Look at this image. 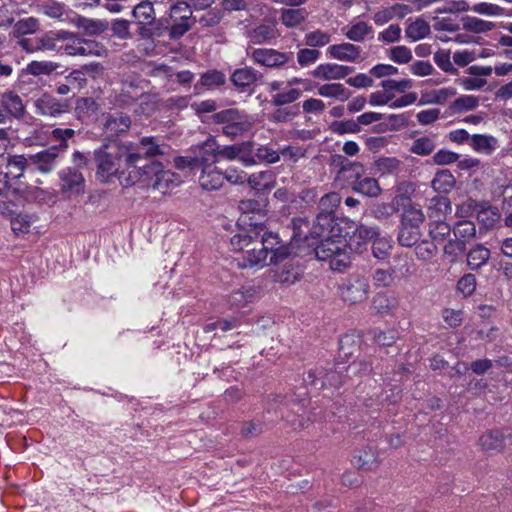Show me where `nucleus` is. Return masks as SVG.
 Masks as SVG:
<instances>
[{"instance_id": "nucleus-15", "label": "nucleus", "mask_w": 512, "mask_h": 512, "mask_svg": "<svg viewBox=\"0 0 512 512\" xmlns=\"http://www.w3.org/2000/svg\"><path fill=\"white\" fill-rule=\"evenodd\" d=\"M362 48L350 42H342L330 45L326 54L330 59L341 62L358 63L363 60L361 57Z\"/></svg>"}, {"instance_id": "nucleus-42", "label": "nucleus", "mask_w": 512, "mask_h": 512, "mask_svg": "<svg viewBox=\"0 0 512 512\" xmlns=\"http://www.w3.org/2000/svg\"><path fill=\"white\" fill-rule=\"evenodd\" d=\"M380 464L377 451L373 447H366L358 455L354 456V465L358 468L373 470Z\"/></svg>"}, {"instance_id": "nucleus-11", "label": "nucleus", "mask_w": 512, "mask_h": 512, "mask_svg": "<svg viewBox=\"0 0 512 512\" xmlns=\"http://www.w3.org/2000/svg\"><path fill=\"white\" fill-rule=\"evenodd\" d=\"M239 209L242 212L240 221L253 227L254 229L263 230V221L265 220L266 213L264 204L255 199L242 200L239 203Z\"/></svg>"}, {"instance_id": "nucleus-17", "label": "nucleus", "mask_w": 512, "mask_h": 512, "mask_svg": "<svg viewBox=\"0 0 512 512\" xmlns=\"http://www.w3.org/2000/svg\"><path fill=\"white\" fill-rule=\"evenodd\" d=\"M60 155L58 147H49L35 154L29 155L30 165L42 173L48 174L52 172L58 165Z\"/></svg>"}, {"instance_id": "nucleus-3", "label": "nucleus", "mask_w": 512, "mask_h": 512, "mask_svg": "<svg viewBox=\"0 0 512 512\" xmlns=\"http://www.w3.org/2000/svg\"><path fill=\"white\" fill-rule=\"evenodd\" d=\"M255 230V244L259 245V248L263 250L264 255L269 257V264H278L285 260L289 254V248L283 244L278 235L272 232L265 231L262 235L260 229Z\"/></svg>"}, {"instance_id": "nucleus-34", "label": "nucleus", "mask_w": 512, "mask_h": 512, "mask_svg": "<svg viewBox=\"0 0 512 512\" xmlns=\"http://www.w3.org/2000/svg\"><path fill=\"white\" fill-rule=\"evenodd\" d=\"M376 173L380 176L397 175L403 169V163L396 157H380L374 162Z\"/></svg>"}, {"instance_id": "nucleus-23", "label": "nucleus", "mask_w": 512, "mask_h": 512, "mask_svg": "<svg viewBox=\"0 0 512 512\" xmlns=\"http://www.w3.org/2000/svg\"><path fill=\"white\" fill-rule=\"evenodd\" d=\"M198 182L203 190L217 191L224 185L225 176L216 164H214L200 170Z\"/></svg>"}, {"instance_id": "nucleus-24", "label": "nucleus", "mask_w": 512, "mask_h": 512, "mask_svg": "<svg viewBox=\"0 0 512 512\" xmlns=\"http://www.w3.org/2000/svg\"><path fill=\"white\" fill-rule=\"evenodd\" d=\"M103 126L108 137H116L128 131L131 126V119L122 112L108 114Z\"/></svg>"}, {"instance_id": "nucleus-45", "label": "nucleus", "mask_w": 512, "mask_h": 512, "mask_svg": "<svg viewBox=\"0 0 512 512\" xmlns=\"http://www.w3.org/2000/svg\"><path fill=\"white\" fill-rule=\"evenodd\" d=\"M248 184L257 191L270 190L274 187V174L272 171H261L247 175Z\"/></svg>"}, {"instance_id": "nucleus-20", "label": "nucleus", "mask_w": 512, "mask_h": 512, "mask_svg": "<svg viewBox=\"0 0 512 512\" xmlns=\"http://www.w3.org/2000/svg\"><path fill=\"white\" fill-rule=\"evenodd\" d=\"M354 71V68L351 66H346L337 63H323L319 64L312 72V76L314 78L323 80V81H331V80H341L346 76L351 74Z\"/></svg>"}, {"instance_id": "nucleus-28", "label": "nucleus", "mask_w": 512, "mask_h": 512, "mask_svg": "<svg viewBox=\"0 0 512 512\" xmlns=\"http://www.w3.org/2000/svg\"><path fill=\"white\" fill-rule=\"evenodd\" d=\"M400 199L407 202L403 204L400 223L420 228L421 224L425 221V214L420 205L412 203L409 199H404L403 197H400Z\"/></svg>"}, {"instance_id": "nucleus-8", "label": "nucleus", "mask_w": 512, "mask_h": 512, "mask_svg": "<svg viewBox=\"0 0 512 512\" xmlns=\"http://www.w3.org/2000/svg\"><path fill=\"white\" fill-rule=\"evenodd\" d=\"M245 35L248 39V48H251V45L272 44L281 36V33L275 22L265 21L247 28Z\"/></svg>"}, {"instance_id": "nucleus-55", "label": "nucleus", "mask_w": 512, "mask_h": 512, "mask_svg": "<svg viewBox=\"0 0 512 512\" xmlns=\"http://www.w3.org/2000/svg\"><path fill=\"white\" fill-rule=\"evenodd\" d=\"M302 95V91L298 88H289L287 90L271 95V104L274 107L288 106L297 101Z\"/></svg>"}, {"instance_id": "nucleus-13", "label": "nucleus", "mask_w": 512, "mask_h": 512, "mask_svg": "<svg viewBox=\"0 0 512 512\" xmlns=\"http://www.w3.org/2000/svg\"><path fill=\"white\" fill-rule=\"evenodd\" d=\"M343 370L344 366H338L336 370H324V369H314L309 370L307 373V377L304 379L307 385L316 386L317 382L320 381L321 387H334L338 388L343 383Z\"/></svg>"}, {"instance_id": "nucleus-37", "label": "nucleus", "mask_w": 512, "mask_h": 512, "mask_svg": "<svg viewBox=\"0 0 512 512\" xmlns=\"http://www.w3.org/2000/svg\"><path fill=\"white\" fill-rule=\"evenodd\" d=\"M451 212V202L447 197L435 196L430 200L428 206V217L430 219H444Z\"/></svg>"}, {"instance_id": "nucleus-12", "label": "nucleus", "mask_w": 512, "mask_h": 512, "mask_svg": "<svg viewBox=\"0 0 512 512\" xmlns=\"http://www.w3.org/2000/svg\"><path fill=\"white\" fill-rule=\"evenodd\" d=\"M59 31H48L34 38L19 39V46L27 53L38 51H55L58 49Z\"/></svg>"}, {"instance_id": "nucleus-38", "label": "nucleus", "mask_w": 512, "mask_h": 512, "mask_svg": "<svg viewBox=\"0 0 512 512\" xmlns=\"http://www.w3.org/2000/svg\"><path fill=\"white\" fill-rule=\"evenodd\" d=\"M421 236L422 232L419 227L400 223L397 241L401 246L411 248L417 244Z\"/></svg>"}, {"instance_id": "nucleus-18", "label": "nucleus", "mask_w": 512, "mask_h": 512, "mask_svg": "<svg viewBox=\"0 0 512 512\" xmlns=\"http://www.w3.org/2000/svg\"><path fill=\"white\" fill-rule=\"evenodd\" d=\"M141 159L139 152H129L125 157L126 166L128 169L127 176L125 172L119 174L121 185L128 187L134 185L137 181L143 179L147 182V175L144 174V167H138L137 163Z\"/></svg>"}, {"instance_id": "nucleus-5", "label": "nucleus", "mask_w": 512, "mask_h": 512, "mask_svg": "<svg viewBox=\"0 0 512 512\" xmlns=\"http://www.w3.org/2000/svg\"><path fill=\"white\" fill-rule=\"evenodd\" d=\"M94 159L96 162V176L103 182L108 183L113 177L117 176L119 170L118 159L110 151L108 145H102L94 151Z\"/></svg>"}, {"instance_id": "nucleus-36", "label": "nucleus", "mask_w": 512, "mask_h": 512, "mask_svg": "<svg viewBox=\"0 0 512 512\" xmlns=\"http://www.w3.org/2000/svg\"><path fill=\"white\" fill-rule=\"evenodd\" d=\"M166 148L167 146L159 144L155 137H143L136 146V152L141 154L142 159L143 157L164 155Z\"/></svg>"}, {"instance_id": "nucleus-64", "label": "nucleus", "mask_w": 512, "mask_h": 512, "mask_svg": "<svg viewBox=\"0 0 512 512\" xmlns=\"http://www.w3.org/2000/svg\"><path fill=\"white\" fill-rule=\"evenodd\" d=\"M299 114L297 106H281L270 114L269 120L275 123H286L293 120Z\"/></svg>"}, {"instance_id": "nucleus-61", "label": "nucleus", "mask_w": 512, "mask_h": 512, "mask_svg": "<svg viewBox=\"0 0 512 512\" xmlns=\"http://www.w3.org/2000/svg\"><path fill=\"white\" fill-rule=\"evenodd\" d=\"M107 49L105 46L95 40L81 38V56L84 57H101L105 56Z\"/></svg>"}, {"instance_id": "nucleus-58", "label": "nucleus", "mask_w": 512, "mask_h": 512, "mask_svg": "<svg viewBox=\"0 0 512 512\" xmlns=\"http://www.w3.org/2000/svg\"><path fill=\"white\" fill-rule=\"evenodd\" d=\"M255 244V230L250 233L243 232L235 234L230 239V245L233 251L245 253L251 245Z\"/></svg>"}, {"instance_id": "nucleus-39", "label": "nucleus", "mask_w": 512, "mask_h": 512, "mask_svg": "<svg viewBox=\"0 0 512 512\" xmlns=\"http://www.w3.org/2000/svg\"><path fill=\"white\" fill-rule=\"evenodd\" d=\"M59 40L65 42L57 50L63 51L70 56H81V37L78 35L68 32L59 31Z\"/></svg>"}, {"instance_id": "nucleus-33", "label": "nucleus", "mask_w": 512, "mask_h": 512, "mask_svg": "<svg viewBox=\"0 0 512 512\" xmlns=\"http://www.w3.org/2000/svg\"><path fill=\"white\" fill-rule=\"evenodd\" d=\"M292 230L293 234L291 241L295 245H299L301 242H307L309 246H313L314 243H310V230L309 222L306 218L296 217L292 219Z\"/></svg>"}, {"instance_id": "nucleus-60", "label": "nucleus", "mask_w": 512, "mask_h": 512, "mask_svg": "<svg viewBox=\"0 0 512 512\" xmlns=\"http://www.w3.org/2000/svg\"><path fill=\"white\" fill-rule=\"evenodd\" d=\"M450 232V225L444 219H435L429 223V235L434 241H444Z\"/></svg>"}, {"instance_id": "nucleus-2", "label": "nucleus", "mask_w": 512, "mask_h": 512, "mask_svg": "<svg viewBox=\"0 0 512 512\" xmlns=\"http://www.w3.org/2000/svg\"><path fill=\"white\" fill-rule=\"evenodd\" d=\"M141 83L142 81L138 79H125L121 83L120 91L114 97L115 105L128 108L139 102L140 109H136V113L149 114L153 111L154 103L151 102L150 95L145 93Z\"/></svg>"}, {"instance_id": "nucleus-47", "label": "nucleus", "mask_w": 512, "mask_h": 512, "mask_svg": "<svg viewBox=\"0 0 512 512\" xmlns=\"http://www.w3.org/2000/svg\"><path fill=\"white\" fill-rule=\"evenodd\" d=\"M479 105V98L474 95H462L450 103L448 110L449 113L462 114L474 110Z\"/></svg>"}, {"instance_id": "nucleus-22", "label": "nucleus", "mask_w": 512, "mask_h": 512, "mask_svg": "<svg viewBox=\"0 0 512 512\" xmlns=\"http://www.w3.org/2000/svg\"><path fill=\"white\" fill-rule=\"evenodd\" d=\"M345 245V240L338 235L320 238L319 244L314 248L315 256L321 261L330 260L340 250H343Z\"/></svg>"}, {"instance_id": "nucleus-7", "label": "nucleus", "mask_w": 512, "mask_h": 512, "mask_svg": "<svg viewBox=\"0 0 512 512\" xmlns=\"http://www.w3.org/2000/svg\"><path fill=\"white\" fill-rule=\"evenodd\" d=\"M368 291L367 279L359 275L349 277L340 287L343 301L351 305L363 302L367 298Z\"/></svg>"}, {"instance_id": "nucleus-57", "label": "nucleus", "mask_w": 512, "mask_h": 512, "mask_svg": "<svg viewBox=\"0 0 512 512\" xmlns=\"http://www.w3.org/2000/svg\"><path fill=\"white\" fill-rule=\"evenodd\" d=\"M453 235L456 240H463V243L466 245L472 238H474L476 234V228L474 223L471 221H459L453 227Z\"/></svg>"}, {"instance_id": "nucleus-32", "label": "nucleus", "mask_w": 512, "mask_h": 512, "mask_svg": "<svg viewBox=\"0 0 512 512\" xmlns=\"http://www.w3.org/2000/svg\"><path fill=\"white\" fill-rule=\"evenodd\" d=\"M457 94V90L453 87H444L437 90H433L427 93L422 94L419 105L426 104H437L443 105L447 102V100L451 97H454Z\"/></svg>"}, {"instance_id": "nucleus-26", "label": "nucleus", "mask_w": 512, "mask_h": 512, "mask_svg": "<svg viewBox=\"0 0 512 512\" xmlns=\"http://www.w3.org/2000/svg\"><path fill=\"white\" fill-rule=\"evenodd\" d=\"M30 165L29 156L10 155L7 158L6 172L4 173L5 185L10 179H19L24 175L25 170Z\"/></svg>"}, {"instance_id": "nucleus-31", "label": "nucleus", "mask_w": 512, "mask_h": 512, "mask_svg": "<svg viewBox=\"0 0 512 512\" xmlns=\"http://www.w3.org/2000/svg\"><path fill=\"white\" fill-rule=\"evenodd\" d=\"M456 184L454 175L448 169L438 170L431 181V187L439 194H448Z\"/></svg>"}, {"instance_id": "nucleus-51", "label": "nucleus", "mask_w": 512, "mask_h": 512, "mask_svg": "<svg viewBox=\"0 0 512 512\" xmlns=\"http://www.w3.org/2000/svg\"><path fill=\"white\" fill-rule=\"evenodd\" d=\"M463 29L475 33H486L494 29L495 24L490 21H485L473 16H463L461 18Z\"/></svg>"}, {"instance_id": "nucleus-52", "label": "nucleus", "mask_w": 512, "mask_h": 512, "mask_svg": "<svg viewBox=\"0 0 512 512\" xmlns=\"http://www.w3.org/2000/svg\"><path fill=\"white\" fill-rule=\"evenodd\" d=\"M39 20L35 17H27L18 20L12 28V35L15 38H24L25 35L34 34L39 29Z\"/></svg>"}, {"instance_id": "nucleus-63", "label": "nucleus", "mask_w": 512, "mask_h": 512, "mask_svg": "<svg viewBox=\"0 0 512 512\" xmlns=\"http://www.w3.org/2000/svg\"><path fill=\"white\" fill-rule=\"evenodd\" d=\"M465 250L466 245L463 240L450 239L443 248V254L449 262L455 263Z\"/></svg>"}, {"instance_id": "nucleus-16", "label": "nucleus", "mask_w": 512, "mask_h": 512, "mask_svg": "<svg viewBox=\"0 0 512 512\" xmlns=\"http://www.w3.org/2000/svg\"><path fill=\"white\" fill-rule=\"evenodd\" d=\"M58 176L63 193L81 194L84 192L85 179L79 169L66 167L59 171Z\"/></svg>"}, {"instance_id": "nucleus-49", "label": "nucleus", "mask_w": 512, "mask_h": 512, "mask_svg": "<svg viewBox=\"0 0 512 512\" xmlns=\"http://www.w3.org/2000/svg\"><path fill=\"white\" fill-rule=\"evenodd\" d=\"M343 31L345 37L350 41L363 42L367 36L373 33V28L368 23L359 21L343 29Z\"/></svg>"}, {"instance_id": "nucleus-21", "label": "nucleus", "mask_w": 512, "mask_h": 512, "mask_svg": "<svg viewBox=\"0 0 512 512\" xmlns=\"http://www.w3.org/2000/svg\"><path fill=\"white\" fill-rule=\"evenodd\" d=\"M339 231L340 229L337 227L333 215L318 213L310 230V236L311 239L317 240L324 237L337 236Z\"/></svg>"}, {"instance_id": "nucleus-10", "label": "nucleus", "mask_w": 512, "mask_h": 512, "mask_svg": "<svg viewBox=\"0 0 512 512\" xmlns=\"http://www.w3.org/2000/svg\"><path fill=\"white\" fill-rule=\"evenodd\" d=\"M196 170H201L216 164L217 161V140L209 136L205 141L190 148Z\"/></svg>"}, {"instance_id": "nucleus-44", "label": "nucleus", "mask_w": 512, "mask_h": 512, "mask_svg": "<svg viewBox=\"0 0 512 512\" xmlns=\"http://www.w3.org/2000/svg\"><path fill=\"white\" fill-rule=\"evenodd\" d=\"M490 258V250L482 244L475 245L467 254V264L472 270L483 267Z\"/></svg>"}, {"instance_id": "nucleus-35", "label": "nucleus", "mask_w": 512, "mask_h": 512, "mask_svg": "<svg viewBox=\"0 0 512 512\" xmlns=\"http://www.w3.org/2000/svg\"><path fill=\"white\" fill-rule=\"evenodd\" d=\"M308 12L304 8H286L280 11V21L287 28H295L304 23Z\"/></svg>"}, {"instance_id": "nucleus-59", "label": "nucleus", "mask_w": 512, "mask_h": 512, "mask_svg": "<svg viewBox=\"0 0 512 512\" xmlns=\"http://www.w3.org/2000/svg\"><path fill=\"white\" fill-rule=\"evenodd\" d=\"M435 147L436 145L432 138L428 136H421L413 140L409 150L413 154L427 156L434 151Z\"/></svg>"}, {"instance_id": "nucleus-4", "label": "nucleus", "mask_w": 512, "mask_h": 512, "mask_svg": "<svg viewBox=\"0 0 512 512\" xmlns=\"http://www.w3.org/2000/svg\"><path fill=\"white\" fill-rule=\"evenodd\" d=\"M144 174L147 175V185L163 194L180 183V177L170 170H165L159 162H151L144 166Z\"/></svg>"}, {"instance_id": "nucleus-40", "label": "nucleus", "mask_w": 512, "mask_h": 512, "mask_svg": "<svg viewBox=\"0 0 512 512\" xmlns=\"http://www.w3.org/2000/svg\"><path fill=\"white\" fill-rule=\"evenodd\" d=\"M352 190L370 198L378 197L382 189L378 180L372 177H362L352 186Z\"/></svg>"}, {"instance_id": "nucleus-1", "label": "nucleus", "mask_w": 512, "mask_h": 512, "mask_svg": "<svg viewBox=\"0 0 512 512\" xmlns=\"http://www.w3.org/2000/svg\"><path fill=\"white\" fill-rule=\"evenodd\" d=\"M213 122L222 125L221 132L234 139L251 132L256 119L253 115L237 108H229L212 115Z\"/></svg>"}, {"instance_id": "nucleus-6", "label": "nucleus", "mask_w": 512, "mask_h": 512, "mask_svg": "<svg viewBox=\"0 0 512 512\" xmlns=\"http://www.w3.org/2000/svg\"><path fill=\"white\" fill-rule=\"evenodd\" d=\"M247 55L254 63L267 68H281L291 59V53L272 48H247Z\"/></svg>"}, {"instance_id": "nucleus-43", "label": "nucleus", "mask_w": 512, "mask_h": 512, "mask_svg": "<svg viewBox=\"0 0 512 512\" xmlns=\"http://www.w3.org/2000/svg\"><path fill=\"white\" fill-rule=\"evenodd\" d=\"M317 93L321 97L334 98L342 102L348 100L351 95L343 84L336 82L321 85Z\"/></svg>"}, {"instance_id": "nucleus-30", "label": "nucleus", "mask_w": 512, "mask_h": 512, "mask_svg": "<svg viewBox=\"0 0 512 512\" xmlns=\"http://www.w3.org/2000/svg\"><path fill=\"white\" fill-rule=\"evenodd\" d=\"M398 307V299L387 293H378L372 301V310L380 315H392Z\"/></svg>"}, {"instance_id": "nucleus-46", "label": "nucleus", "mask_w": 512, "mask_h": 512, "mask_svg": "<svg viewBox=\"0 0 512 512\" xmlns=\"http://www.w3.org/2000/svg\"><path fill=\"white\" fill-rule=\"evenodd\" d=\"M71 22L78 28L83 29L89 35H99L107 28L103 21L89 19L80 15H74Z\"/></svg>"}, {"instance_id": "nucleus-25", "label": "nucleus", "mask_w": 512, "mask_h": 512, "mask_svg": "<svg viewBox=\"0 0 512 512\" xmlns=\"http://www.w3.org/2000/svg\"><path fill=\"white\" fill-rule=\"evenodd\" d=\"M510 438L501 431H487L479 438L481 449L488 453H498L502 451Z\"/></svg>"}, {"instance_id": "nucleus-9", "label": "nucleus", "mask_w": 512, "mask_h": 512, "mask_svg": "<svg viewBox=\"0 0 512 512\" xmlns=\"http://www.w3.org/2000/svg\"><path fill=\"white\" fill-rule=\"evenodd\" d=\"M25 114L22 98L14 91H6L0 95V124L9 119H21Z\"/></svg>"}, {"instance_id": "nucleus-48", "label": "nucleus", "mask_w": 512, "mask_h": 512, "mask_svg": "<svg viewBox=\"0 0 512 512\" xmlns=\"http://www.w3.org/2000/svg\"><path fill=\"white\" fill-rule=\"evenodd\" d=\"M40 12L58 21H66L68 19V12L64 4L53 0L43 2L39 5Z\"/></svg>"}, {"instance_id": "nucleus-29", "label": "nucleus", "mask_w": 512, "mask_h": 512, "mask_svg": "<svg viewBox=\"0 0 512 512\" xmlns=\"http://www.w3.org/2000/svg\"><path fill=\"white\" fill-rule=\"evenodd\" d=\"M267 264H269V261L266 255H264L263 250L259 248V245L256 244L246 249L241 259H238V265L242 268L263 267Z\"/></svg>"}, {"instance_id": "nucleus-62", "label": "nucleus", "mask_w": 512, "mask_h": 512, "mask_svg": "<svg viewBox=\"0 0 512 512\" xmlns=\"http://www.w3.org/2000/svg\"><path fill=\"white\" fill-rule=\"evenodd\" d=\"M340 173L346 175V178L350 181L351 185L362 178L365 173V168L360 162L346 161L342 164Z\"/></svg>"}, {"instance_id": "nucleus-27", "label": "nucleus", "mask_w": 512, "mask_h": 512, "mask_svg": "<svg viewBox=\"0 0 512 512\" xmlns=\"http://www.w3.org/2000/svg\"><path fill=\"white\" fill-rule=\"evenodd\" d=\"M499 146V140L493 135L472 134L470 147L478 154L490 156L499 148Z\"/></svg>"}, {"instance_id": "nucleus-53", "label": "nucleus", "mask_w": 512, "mask_h": 512, "mask_svg": "<svg viewBox=\"0 0 512 512\" xmlns=\"http://www.w3.org/2000/svg\"><path fill=\"white\" fill-rule=\"evenodd\" d=\"M405 34L411 41L424 39L430 34V25L424 19L417 18L415 21L408 24L405 29Z\"/></svg>"}, {"instance_id": "nucleus-56", "label": "nucleus", "mask_w": 512, "mask_h": 512, "mask_svg": "<svg viewBox=\"0 0 512 512\" xmlns=\"http://www.w3.org/2000/svg\"><path fill=\"white\" fill-rule=\"evenodd\" d=\"M414 253L416 258L419 261L428 262L433 259L437 252V246L434 242L429 240L418 241L417 244L414 245Z\"/></svg>"}, {"instance_id": "nucleus-41", "label": "nucleus", "mask_w": 512, "mask_h": 512, "mask_svg": "<svg viewBox=\"0 0 512 512\" xmlns=\"http://www.w3.org/2000/svg\"><path fill=\"white\" fill-rule=\"evenodd\" d=\"M259 73L251 67L236 69L231 75V82L237 88H245L258 80Z\"/></svg>"}, {"instance_id": "nucleus-50", "label": "nucleus", "mask_w": 512, "mask_h": 512, "mask_svg": "<svg viewBox=\"0 0 512 512\" xmlns=\"http://www.w3.org/2000/svg\"><path fill=\"white\" fill-rule=\"evenodd\" d=\"M60 67V64L53 61H31L26 66V73L32 76H49Z\"/></svg>"}, {"instance_id": "nucleus-14", "label": "nucleus", "mask_w": 512, "mask_h": 512, "mask_svg": "<svg viewBox=\"0 0 512 512\" xmlns=\"http://www.w3.org/2000/svg\"><path fill=\"white\" fill-rule=\"evenodd\" d=\"M132 15L138 25V34L145 38L153 36L154 33L150 26L156 20L154 7L145 2H139L134 6Z\"/></svg>"}, {"instance_id": "nucleus-19", "label": "nucleus", "mask_w": 512, "mask_h": 512, "mask_svg": "<svg viewBox=\"0 0 512 512\" xmlns=\"http://www.w3.org/2000/svg\"><path fill=\"white\" fill-rule=\"evenodd\" d=\"M69 105L66 101L44 94L35 101V113L42 116L58 117L67 112Z\"/></svg>"}, {"instance_id": "nucleus-54", "label": "nucleus", "mask_w": 512, "mask_h": 512, "mask_svg": "<svg viewBox=\"0 0 512 512\" xmlns=\"http://www.w3.org/2000/svg\"><path fill=\"white\" fill-rule=\"evenodd\" d=\"M304 44L310 48H321L331 42V33L321 29H315L304 35Z\"/></svg>"}]
</instances>
